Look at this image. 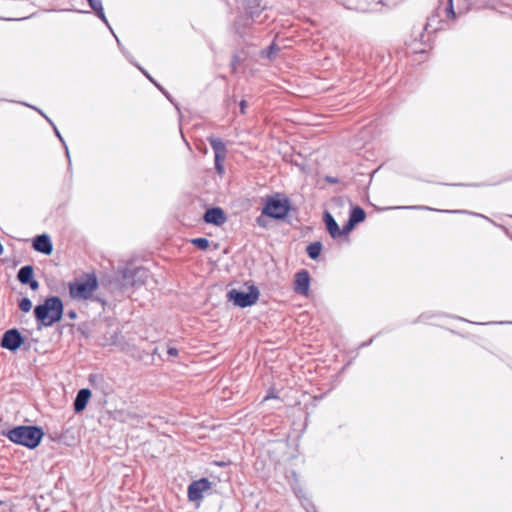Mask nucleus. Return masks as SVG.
<instances>
[{"mask_svg": "<svg viewBox=\"0 0 512 512\" xmlns=\"http://www.w3.org/2000/svg\"><path fill=\"white\" fill-rule=\"evenodd\" d=\"M18 306L22 312L28 313L32 308V302L28 297H24L19 301Z\"/></svg>", "mask_w": 512, "mask_h": 512, "instance_id": "obj_21", "label": "nucleus"}, {"mask_svg": "<svg viewBox=\"0 0 512 512\" xmlns=\"http://www.w3.org/2000/svg\"><path fill=\"white\" fill-rule=\"evenodd\" d=\"M149 277V271L144 267H126L122 271V285L123 287H139L144 285Z\"/></svg>", "mask_w": 512, "mask_h": 512, "instance_id": "obj_6", "label": "nucleus"}, {"mask_svg": "<svg viewBox=\"0 0 512 512\" xmlns=\"http://www.w3.org/2000/svg\"><path fill=\"white\" fill-rule=\"evenodd\" d=\"M32 247L35 251L50 255L53 251V244L47 234L38 235L34 238Z\"/></svg>", "mask_w": 512, "mask_h": 512, "instance_id": "obj_11", "label": "nucleus"}, {"mask_svg": "<svg viewBox=\"0 0 512 512\" xmlns=\"http://www.w3.org/2000/svg\"><path fill=\"white\" fill-rule=\"evenodd\" d=\"M43 436V430L37 426H17L7 433V438L10 441L29 449L36 448Z\"/></svg>", "mask_w": 512, "mask_h": 512, "instance_id": "obj_2", "label": "nucleus"}, {"mask_svg": "<svg viewBox=\"0 0 512 512\" xmlns=\"http://www.w3.org/2000/svg\"><path fill=\"white\" fill-rule=\"evenodd\" d=\"M94 12L96 13V15L107 25L109 26V23H108V20L105 16V13H104V10H103V7H100V10L96 9L94 10Z\"/></svg>", "mask_w": 512, "mask_h": 512, "instance_id": "obj_27", "label": "nucleus"}, {"mask_svg": "<svg viewBox=\"0 0 512 512\" xmlns=\"http://www.w3.org/2000/svg\"><path fill=\"white\" fill-rule=\"evenodd\" d=\"M406 208H408V209H426V210H430V208L426 207V206H407Z\"/></svg>", "mask_w": 512, "mask_h": 512, "instance_id": "obj_34", "label": "nucleus"}, {"mask_svg": "<svg viewBox=\"0 0 512 512\" xmlns=\"http://www.w3.org/2000/svg\"><path fill=\"white\" fill-rule=\"evenodd\" d=\"M136 66L139 68V70H140V71H141V72H142V73H143V74H144V75H145V76H146V77H147V78H148L152 83H154V84H155V85H156V86H157V87H158V88H159V89H160V90L165 94V96H166L168 99H170V97H169L168 93H167V92H165V91L163 90V88H162L159 84H157V83H156V81H155V80H154V79H153V78L148 74V72H147V71H145V70H144L142 67H140L139 65H136Z\"/></svg>", "mask_w": 512, "mask_h": 512, "instance_id": "obj_25", "label": "nucleus"}, {"mask_svg": "<svg viewBox=\"0 0 512 512\" xmlns=\"http://www.w3.org/2000/svg\"><path fill=\"white\" fill-rule=\"evenodd\" d=\"M41 115L43 117H45V119L52 125L53 127V130L55 132V135L59 138V140L61 141V143L63 144L64 148H65V151H66V156L68 158V161L70 162V154H69V151H68V147L63 139V137L61 136L59 130L57 129V127L55 126V124L52 122V120L50 118H48L44 113H41Z\"/></svg>", "mask_w": 512, "mask_h": 512, "instance_id": "obj_19", "label": "nucleus"}, {"mask_svg": "<svg viewBox=\"0 0 512 512\" xmlns=\"http://www.w3.org/2000/svg\"><path fill=\"white\" fill-rule=\"evenodd\" d=\"M136 66L139 68V70H140V71H141V72H142V73H143V74H144V75H145V76H146V77H147V78H148L152 83H154V84H155V85H156V86H157V87H158V88H159V89H160V90L165 94V96H166L168 99H170V97H169L168 93H167V92H165V91L163 90V88H162L159 84H157V83H156V81H155V80H154V79H153V78L148 74V72H147V71H145V70H144L142 67H140L139 65H136Z\"/></svg>", "mask_w": 512, "mask_h": 512, "instance_id": "obj_26", "label": "nucleus"}, {"mask_svg": "<svg viewBox=\"0 0 512 512\" xmlns=\"http://www.w3.org/2000/svg\"><path fill=\"white\" fill-rule=\"evenodd\" d=\"M310 287V275L305 269L300 270L295 274L294 291L303 296H307Z\"/></svg>", "mask_w": 512, "mask_h": 512, "instance_id": "obj_9", "label": "nucleus"}, {"mask_svg": "<svg viewBox=\"0 0 512 512\" xmlns=\"http://www.w3.org/2000/svg\"><path fill=\"white\" fill-rule=\"evenodd\" d=\"M257 2V7H248V13L251 17V19H255L259 16L260 12L264 9H266V4H262V0H254Z\"/></svg>", "mask_w": 512, "mask_h": 512, "instance_id": "obj_18", "label": "nucleus"}, {"mask_svg": "<svg viewBox=\"0 0 512 512\" xmlns=\"http://www.w3.org/2000/svg\"><path fill=\"white\" fill-rule=\"evenodd\" d=\"M264 215H261L259 216L257 219H256V222L257 224L260 226V227H265L266 226V223H265V220L263 218Z\"/></svg>", "mask_w": 512, "mask_h": 512, "instance_id": "obj_31", "label": "nucleus"}, {"mask_svg": "<svg viewBox=\"0 0 512 512\" xmlns=\"http://www.w3.org/2000/svg\"><path fill=\"white\" fill-rule=\"evenodd\" d=\"M247 106V102L245 100H242L240 102V110H241V113L244 114L245 113V108Z\"/></svg>", "mask_w": 512, "mask_h": 512, "instance_id": "obj_33", "label": "nucleus"}, {"mask_svg": "<svg viewBox=\"0 0 512 512\" xmlns=\"http://www.w3.org/2000/svg\"><path fill=\"white\" fill-rule=\"evenodd\" d=\"M355 225L356 224L353 221L348 219L347 223L343 226L342 229H340L341 237L348 235L349 232L354 228Z\"/></svg>", "mask_w": 512, "mask_h": 512, "instance_id": "obj_23", "label": "nucleus"}, {"mask_svg": "<svg viewBox=\"0 0 512 512\" xmlns=\"http://www.w3.org/2000/svg\"><path fill=\"white\" fill-rule=\"evenodd\" d=\"M214 158H215V169L219 174H222L224 172L223 162L226 157L218 158L217 156H214Z\"/></svg>", "mask_w": 512, "mask_h": 512, "instance_id": "obj_24", "label": "nucleus"}, {"mask_svg": "<svg viewBox=\"0 0 512 512\" xmlns=\"http://www.w3.org/2000/svg\"><path fill=\"white\" fill-rule=\"evenodd\" d=\"M24 342V338L18 329L7 330L1 339V347L10 351L18 350Z\"/></svg>", "mask_w": 512, "mask_h": 512, "instance_id": "obj_7", "label": "nucleus"}, {"mask_svg": "<svg viewBox=\"0 0 512 512\" xmlns=\"http://www.w3.org/2000/svg\"><path fill=\"white\" fill-rule=\"evenodd\" d=\"M324 222L332 238L336 239L341 237L340 228L334 217L328 211L324 213Z\"/></svg>", "mask_w": 512, "mask_h": 512, "instance_id": "obj_13", "label": "nucleus"}, {"mask_svg": "<svg viewBox=\"0 0 512 512\" xmlns=\"http://www.w3.org/2000/svg\"><path fill=\"white\" fill-rule=\"evenodd\" d=\"M289 211V199L284 195L277 193L266 197L264 207L262 208V215L281 220L288 215Z\"/></svg>", "mask_w": 512, "mask_h": 512, "instance_id": "obj_3", "label": "nucleus"}, {"mask_svg": "<svg viewBox=\"0 0 512 512\" xmlns=\"http://www.w3.org/2000/svg\"><path fill=\"white\" fill-rule=\"evenodd\" d=\"M32 109H35V106H32ZM36 110H37L40 114H41V113H43L41 110H39V109H37V108H36Z\"/></svg>", "mask_w": 512, "mask_h": 512, "instance_id": "obj_39", "label": "nucleus"}, {"mask_svg": "<svg viewBox=\"0 0 512 512\" xmlns=\"http://www.w3.org/2000/svg\"><path fill=\"white\" fill-rule=\"evenodd\" d=\"M327 181L330 182V183H337L338 182V180L336 178H333V177H328Z\"/></svg>", "mask_w": 512, "mask_h": 512, "instance_id": "obj_36", "label": "nucleus"}, {"mask_svg": "<svg viewBox=\"0 0 512 512\" xmlns=\"http://www.w3.org/2000/svg\"><path fill=\"white\" fill-rule=\"evenodd\" d=\"M209 144L211 145V148L214 151V156L219 157H226L227 155V149L225 143L220 139L216 138L214 136H209L207 138Z\"/></svg>", "mask_w": 512, "mask_h": 512, "instance_id": "obj_14", "label": "nucleus"}, {"mask_svg": "<svg viewBox=\"0 0 512 512\" xmlns=\"http://www.w3.org/2000/svg\"><path fill=\"white\" fill-rule=\"evenodd\" d=\"M87 1L89 3V6L93 10H96V9L100 10V7H103L101 0H87Z\"/></svg>", "mask_w": 512, "mask_h": 512, "instance_id": "obj_28", "label": "nucleus"}, {"mask_svg": "<svg viewBox=\"0 0 512 512\" xmlns=\"http://www.w3.org/2000/svg\"><path fill=\"white\" fill-rule=\"evenodd\" d=\"M98 287V281L95 275H90L87 279L69 284V293L73 299L87 300Z\"/></svg>", "mask_w": 512, "mask_h": 512, "instance_id": "obj_4", "label": "nucleus"}, {"mask_svg": "<svg viewBox=\"0 0 512 512\" xmlns=\"http://www.w3.org/2000/svg\"><path fill=\"white\" fill-rule=\"evenodd\" d=\"M210 487L211 483L207 478H202L200 480L193 481L188 486V499L192 502L201 500L203 498V493L209 490Z\"/></svg>", "mask_w": 512, "mask_h": 512, "instance_id": "obj_8", "label": "nucleus"}, {"mask_svg": "<svg viewBox=\"0 0 512 512\" xmlns=\"http://www.w3.org/2000/svg\"><path fill=\"white\" fill-rule=\"evenodd\" d=\"M446 16L449 19L455 20L457 15L453 8V0H448V5L445 8Z\"/></svg>", "mask_w": 512, "mask_h": 512, "instance_id": "obj_22", "label": "nucleus"}, {"mask_svg": "<svg viewBox=\"0 0 512 512\" xmlns=\"http://www.w3.org/2000/svg\"><path fill=\"white\" fill-rule=\"evenodd\" d=\"M64 313V305L60 297L50 296L44 300L42 304L34 308V316L39 324L43 327H51L59 322Z\"/></svg>", "mask_w": 512, "mask_h": 512, "instance_id": "obj_1", "label": "nucleus"}, {"mask_svg": "<svg viewBox=\"0 0 512 512\" xmlns=\"http://www.w3.org/2000/svg\"><path fill=\"white\" fill-rule=\"evenodd\" d=\"M203 220L207 224H213L216 226H221L227 220V217L220 207H213L206 210Z\"/></svg>", "mask_w": 512, "mask_h": 512, "instance_id": "obj_10", "label": "nucleus"}, {"mask_svg": "<svg viewBox=\"0 0 512 512\" xmlns=\"http://www.w3.org/2000/svg\"><path fill=\"white\" fill-rule=\"evenodd\" d=\"M90 397L91 391L89 389H80L73 403L74 411L77 413L83 411L86 408Z\"/></svg>", "mask_w": 512, "mask_h": 512, "instance_id": "obj_12", "label": "nucleus"}, {"mask_svg": "<svg viewBox=\"0 0 512 512\" xmlns=\"http://www.w3.org/2000/svg\"><path fill=\"white\" fill-rule=\"evenodd\" d=\"M365 217H366L365 211L361 207L356 206L351 210L349 219L351 221H353L355 224H358V223L364 221Z\"/></svg>", "mask_w": 512, "mask_h": 512, "instance_id": "obj_16", "label": "nucleus"}, {"mask_svg": "<svg viewBox=\"0 0 512 512\" xmlns=\"http://www.w3.org/2000/svg\"><path fill=\"white\" fill-rule=\"evenodd\" d=\"M445 212H450L449 210H446ZM452 213H465V211H461V210H454V211H451Z\"/></svg>", "mask_w": 512, "mask_h": 512, "instance_id": "obj_37", "label": "nucleus"}, {"mask_svg": "<svg viewBox=\"0 0 512 512\" xmlns=\"http://www.w3.org/2000/svg\"><path fill=\"white\" fill-rule=\"evenodd\" d=\"M25 285H29L30 289L33 291H36L39 288V282L34 278H32L30 282H27Z\"/></svg>", "mask_w": 512, "mask_h": 512, "instance_id": "obj_29", "label": "nucleus"}, {"mask_svg": "<svg viewBox=\"0 0 512 512\" xmlns=\"http://www.w3.org/2000/svg\"><path fill=\"white\" fill-rule=\"evenodd\" d=\"M274 49H275V46H274V45H271V46L269 47V53H268V56H269V57H271V56H272Z\"/></svg>", "mask_w": 512, "mask_h": 512, "instance_id": "obj_35", "label": "nucleus"}, {"mask_svg": "<svg viewBox=\"0 0 512 512\" xmlns=\"http://www.w3.org/2000/svg\"><path fill=\"white\" fill-rule=\"evenodd\" d=\"M190 242L200 250H206L209 247V240L207 238H193Z\"/></svg>", "mask_w": 512, "mask_h": 512, "instance_id": "obj_20", "label": "nucleus"}, {"mask_svg": "<svg viewBox=\"0 0 512 512\" xmlns=\"http://www.w3.org/2000/svg\"><path fill=\"white\" fill-rule=\"evenodd\" d=\"M178 349L175 348V347H171V346H168L167 348V354L170 356V357H176L178 356Z\"/></svg>", "mask_w": 512, "mask_h": 512, "instance_id": "obj_30", "label": "nucleus"}, {"mask_svg": "<svg viewBox=\"0 0 512 512\" xmlns=\"http://www.w3.org/2000/svg\"><path fill=\"white\" fill-rule=\"evenodd\" d=\"M34 275V269L31 265L23 266L19 269L17 273V279L21 284H26L27 282H30V280L33 278Z\"/></svg>", "mask_w": 512, "mask_h": 512, "instance_id": "obj_15", "label": "nucleus"}, {"mask_svg": "<svg viewBox=\"0 0 512 512\" xmlns=\"http://www.w3.org/2000/svg\"><path fill=\"white\" fill-rule=\"evenodd\" d=\"M3 250H4L3 245H2V243L0 242V255L3 253Z\"/></svg>", "mask_w": 512, "mask_h": 512, "instance_id": "obj_38", "label": "nucleus"}, {"mask_svg": "<svg viewBox=\"0 0 512 512\" xmlns=\"http://www.w3.org/2000/svg\"><path fill=\"white\" fill-rule=\"evenodd\" d=\"M321 250L322 244L318 241L310 243L306 248V252L311 259H317L321 253Z\"/></svg>", "mask_w": 512, "mask_h": 512, "instance_id": "obj_17", "label": "nucleus"}, {"mask_svg": "<svg viewBox=\"0 0 512 512\" xmlns=\"http://www.w3.org/2000/svg\"><path fill=\"white\" fill-rule=\"evenodd\" d=\"M259 296V289L254 285H251L249 287L248 292L232 289L227 293L228 300L232 301L234 305L241 308H246L254 305L258 301Z\"/></svg>", "mask_w": 512, "mask_h": 512, "instance_id": "obj_5", "label": "nucleus"}, {"mask_svg": "<svg viewBox=\"0 0 512 512\" xmlns=\"http://www.w3.org/2000/svg\"><path fill=\"white\" fill-rule=\"evenodd\" d=\"M67 316H68L70 319L74 320V319H76V318H77V313H76V311H74V310H69V311L67 312Z\"/></svg>", "mask_w": 512, "mask_h": 512, "instance_id": "obj_32", "label": "nucleus"}]
</instances>
